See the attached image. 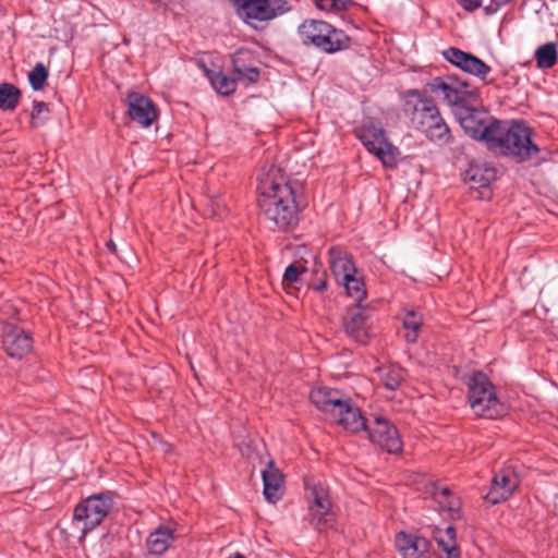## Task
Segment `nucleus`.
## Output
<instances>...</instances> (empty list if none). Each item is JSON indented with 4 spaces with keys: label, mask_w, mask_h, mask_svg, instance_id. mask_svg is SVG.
<instances>
[{
    "label": "nucleus",
    "mask_w": 558,
    "mask_h": 558,
    "mask_svg": "<svg viewBox=\"0 0 558 558\" xmlns=\"http://www.w3.org/2000/svg\"><path fill=\"white\" fill-rule=\"evenodd\" d=\"M106 245H107V248H108L110 252H114V251H116V244H114V242H113V241H111V240H110V241H108Z\"/></svg>",
    "instance_id": "nucleus-42"
},
{
    "label": "nucleus",
    "mask_w": 558,
    "mask_h": 558,
    "mask_svg": "<svg viewBox=\"0 0 558 558\" xmlns=\"http://www.w3.org/2000/svg\"><path fill=\"white\" fill-rule=\"evenodd\" d=\"M174 541V531L168 525H160L146 539V547L151 555L163 554Z\"/></svg>",
    "instance_id": "nucleus-27"
},
{
    "label": "nucleus",
    "mask_w": 558,
    "mask_h": 558,
    "mask_svg": "<svg viewBox=\"0 0 558 558\" xmlns=\"http://www.w3.org/2000/svg\"><path fill=\"white\" fill-rule=\"evenodd\" d=\"M308 287L316 292H324L328 287V276L325 270H315Z\"/></svg>",
    "instance_id": "nucleus-36"
},
{
    "label": "nucleus",
    "mask_w": 558,
    "mask_h": 558,
    "mask_svg": "<svg viewBox=\"0 0 558 558\" xmlns=\"http://www.w3.org/2000/svg\"><path fill=\"white\" fill-rule=\"evenodd\" d=\"M233 72L240 81L256 83L260 76V60L255 51L248 48L238 49L231 57Z\"/></svg>",
    "instance_id": "nucleus-17"
},
{
    "label": "nucleus",
    "mask_w": 558,
    "mask_h": 558,
    "mask_svg": "<svg viewBox=\"0 0 558 558\" xmlns=\"http://www.w3.org/2000/svg\"><path fill=\"white\" fill-rule=\"evenodd\" d=\"M316 8L326 12L347 11L353 7V0H312Z\"/></svg>",
    "instance_id": "nucleus-35"
},
{
    "label": "nucleus",
    "mask_w": 558,
    "mask_h": 558,
    "mask_svg": "<svg viewBox=\"0 0 558 558\" xmlns=\"http://www.w3.org/2000/svg\"><path fill=\"white\" fill-rule=\"evenodd\" d=\"M519 484L520 482L514 470L510 466L502 468L494 475L489 492L484 498L490 505L506 501L511 497Z\"/></svg>",
    "instance_id": "nucleus-16"
},
{
    "label": "nucleus",
    "mask_w": 558,
    "mask_h": 558,
    "mask_svg": "<svg viewBox=\"0 0 558 558\" xmlns=\"http://www.w3.org/2000/svg\"><path fill=\"white\" fill-rule=\"evenodd\" d=\"M405 330L404 339L408 343H415L418 339L422 326L423 315L420 311L414 308L404 307L398 315Z\"/></svg>",
    "instance_id": "nucleus-25"
},
{
    "label": "nucleus",
    "mask_w": 558,
    "mask_h": 558,
    "mask_svg": "<svg viewBox=\"0 0 558 558\" xmlns=\"http://www.w3.org/2000/svg\"><path fill=\"white\" fill-rule=\"evenodd\" d=\"M236 14L256 28L254 22H267L291 10L287 0H229Z\"/></svg>",
    "instance_id": "nucleus-9"
},
{
    "label": "nucleus",
    "mask_w": 558,
    "mask_h": 558,
    "mask_svg": "<svg viewBox=\"0 0 558 558\" xmlns=\"http://www.w3.org/2000/svg\"><path fill=\"white\" fill-rule=\"evenodd\" d=\"M345 333L360 344H366L369 339V315L362 305L349 307L343 318Z\"/></svg>",
    "instance_id": "nucleus-18"
},
{
    "label": "nucleus",
    "mask_w": 558,
    "mask_h": 558,
    "mask_svg": "<svg viewBox=\"0 0 558 558\" xmlns=\"http://www.w3.org/2000/svg\"><path fill=\"white\" fill-rule=\"evenodd\" d=\"M395 546L402 558H433L430 541L418 534L400 531L395 535Z\"/></svg>",
    "instance_id": "nucleus-15"
},
{
    "label": "nucleus",
    "mask_w": 558,
    "mask_h": 558,
    "mask_svg": "<svg viewBox=\"0 0 558 558\" xmlns=\"http://www.w3.org/2000/svg\"><path fill=\"white\" fill-rule=\"evenodd\" d=\"M428 89L435 95H441L442 100L451 107L463 109L472 95L469 84L453 76H437L427 83Z\"/></svg>",
    "instance_id": "nucleus-10"
},
{
    "label": "nucleus",
    "mask_w": 558,
    "mask_h": 558,
    "mask_svg": "<svg viewBox=\"0 0 558 558\" xmlns=\"http://www.w3.org/2000/svg\"><path fill=\"white\" fill-rule=\"evenodd\" d=\"M330 418L352 434L365 432L368 424V420L362 415L359 408L352 404L350 398L344 400L342 407Z\"/></svg>",
    "instance_id": "nucleus-20"
},
{
    "label": "nucleus",
    "mask_w": 558,
    "mask_h": 558,
    "mask_svg": "<svg viewBox=\"0 0 558 558\" xmlns=\"http://www.w3.org/2000/svg\"><path fill=\"white\" fill-rule=\"evenodd\" d=\"M512 1L513 0H489L488 4L483 5V13L486 16L495 15L501 8Z\"/></svg>",
    "instance_id": "nucleus-37"
},
{
    "label": "nucleus",
    "mask_w": 558,
    "mask_h": 558,
    "mask_svg": "<svg viewBox=\"0 0 558 558\" xmlns=\"http://www.w3.org/2000/svg\"><path fill=\"white\" fill-rule=\"evenodd\" d=\"M345 399L340 390L327 387H316L310 392L311 402L329 417L335 415Z\"/></svg>",
    "instance_id": "nucleus-21"
},
{
    "label": "nucleus",
    "mask_w": 558,
    "mask_h": 558,
    "mask_svg": "<svg viewBox=\"0 0 558 558\" xmlns=\"http://www.w3.org/2000/svg\"><path fill=\"white\" fill-rule=\"evenodd\" d=\"M433 537L438 547L446 554L444 558H461L460 549L457 545L456 529L452 525H448L444 530L436 527L433 531Z\"/></svg>",
    "instance_id": "nucleus-28"
},
{
    "label": "nucleus",
    "mask_w": 558,
    "mask_h": 558,
    "mask_svg": "<svg viewBox=\"0 0 558 558\" xmlns=\"http://www.w3.org/2000/svg\"><path fill=\"white\" fill-rule=\"evenodd\" d=\"M308 512L310 523L317 530L324 531L335 522L328 490L323 485H314L310 489Z\"/></svg>",
    "instance_id": "nucleus-12"
},
{
    "label": "nucleus",
    "mask_w": 558,
    "mask_h": 558,
    "mask_svg": "<svg viewBox=\"0 0 558 558\" xmlns=\"http://www.w3.org/2000/svg\"><path fill=\"white\" fill-rule=\"evenodd\" d=\"M262 477L265 499L272 504L280 500L284 492V481L282 473L272 461L262 472Z\"/></svg>",
    "instance_id": "nucleus-22"
},
{
    "label": "nucleus",
    "mask_w": 558,
    "mask_h": 558,
    "mask_svg": "<svg viewBox=\"0 0 558 558\" xmlns=\"http://www.w3.org/2000/svg\"><path fill=\"white\" fill-rule=\"evenodd\" d=\"M404 379L403 369L390 366L381 371V383L388 390L396 391Z\"/></svg>",
    "instance_id": "nucleus-33"
},
{
    "label": "nucleus",
    "mask_w": 558,
    "mask_h": 558,
    "mask_svg": "<svg viewBox=\"0 0 558 558\" xmlns=\"http://www.w3.org/2000/svg\"><path fill=\"white\" fill-rule=\"evenodd\" d=\"M128 107L131 120L144 128L150 126L158 117L153 100L138 93H130L128 95Z\"/></svg>",
    "instance_id": "nucleus-19"
},
{
    "label": "nucleus",
    "mask_w": 558,
    "mask_h": 558,
    "mask_svg": "<svg viewBox=\"0 0 558 558\" xmlns=\"http://www.w3.org/2000/svg\"><path fill=\"white\" fill-rule=\"evenodd\" d=\"M553 511L556 515H558V487H557V490L555 492L554 494V497H553Z\"/></svg>",
    "instance_id": "nucleus-41"
},
{
    "label": "nucleus",
    "mask_w": 558,
    "mask_h": 558,
    "mask_svg": "<svg viewBox=\"0 0 558 558\" xmlns=\"http://www.w3.org/2000/svg\"><path fill=\"white\" fill-rule=\"evenodd\" d=\"M329 264L331 272L339 283L356 274L353 260L338 248L329 250Z\"/></svg>",
    "instance_id": "nucleus-24"
},
{
    "label": "nucleus",
    "mask_w": 558,
    "mask_h": 558,
    "mask_svg": "<svg viewBox=\"0 0 558 558\" xmlns=\"http://www.w3.org/2000/svg\"><path fill=\"white\" fill-rule=\"evenodd\" d=\"M302 44L316 50L335 54L351 47V37L341 28L322 20L308 19L298 27Z\"/></svg>",
    "instance_id": "nucleus-4"
},
{
    "label": "nucleus",
    "mask_w": 558,
    "mask_h": 558,
    "mask_svg": "<svg viewBox=\"0 0 558 558\" xmlns=\"http://www.w3.org/2000/svg\"><path fill=\"white\" fill-rule=\"evenodd\" d=\"M300 274H301L300 269L294 264H290L283 272V277H282L283 284L296 283L300 278Z\"/></svg>",
    "instance_id": "nucleus-38"
},
{
    "label": "nucleus",
    "mask_w": 558,
    "mask_h": 558,
    "mask_svg": "<svg viewBox=\"0 0 558 558\" xmlns=\"http://www.w3.org/2000/svg\"><path fill=\"white\" fill-rule=\"evenodd\" d=\"M49 72L43 62H38L28 73V82L34 90H41L47 82Z\"/></svg>",
    "instance_id": "nucleus-34"
},
{
    "label": "nucleus",
    "mask_w": 558,
    "mask_h": 558,
    "mask_svg": "<svg viewBox=\"0 0 558 558\" xmlns=\"http://www.w3.org/2000/svg\"><path fill=\"white\" fill-rule=\"evenodd\" d=\"M368 439L390 454L400 453L403 441L397 427L386 417L375 416L365 428Z\"/></svg>",
    "instance_id": "nucleus-11"
},
{
    "label": "nucleus",
    "mask_w": 558,
    "mask_h": 558,
    "mask_svg": "<svg viewBox=\"0 0 558 558\" xmlns=\"http://www.w3.org/2000/svg\"><path fill=\"white\" fill-rule=\"evenodd\" d=\"M535 60L541 69H550L557 62V47L554 43H547L535 51Z\"/></svg>",
    "instance_id": "nucleus-31"
},
{
    "label": "nucleus",
    "mask_w": 558,
    "mask_h": 558,
    "mask_svg": "<svg viewBox=\"0 0 558 558\" xmlns=\"http://www.w3.org/2000/svg\"><path fill=\"white\" fill-rule=\"evenodd\" d=\"M401 117L409 129L425 136L438 146L452 142L449 125L435 101L418 89H408L401 94Z\"/></svg>",
    "instance_id": "nucleus-2"
},
{
    "label": "nucleus",
    "mask_w": 558,
    "mask_h": 558,
    "mask_svg": "<svg viewBox=\"0 0 558 558\" xmlns=\"http://www.w3.org/2000/svg\"><path fill=\"white\" fill-rule=\"evenodd\" d=\"M457 3L465 11L473 12L482 7L483 0H456Z\"/></svg>",
    "instance_id": "nucleus-40"
},
{
    "label": "nucleus",
    "mask_w": 558,
    "mask_h": 558,
    "mask_svg": "<svg viewBox=\"0 0 558 558\" xmlns=\"http://www.w3.org/2000/svg\"><path fill=\"white\" fill-rule=\"evenodd\" d=\"M432 495L440 509L446 511L451 520H459L462 517L461 500L450 488L435 485Z\"/></svg>",
    "instance_id": "nucleus-23"
},
{
    "label": "nucleus",
    "mask_w": 558,
    "mask_h": 558,
    "mask_svg": "<svg viewBox=\"0 0 558 558\" xmlns=\"http://www.w3.org/2000/svg\"><path fill=\"white\" fill-rule=\"evenodd\" d=\"M21 92L11 83L0 84V110L13 111L20 102Z\"/></svg>",
    "instance_id": "nucleus-30"
},
{
    "label": "nucleus",
    "mask_w": 558,
    "mask_h": 558,
    "mask_svg": "<svg viewBox=\"0 0 558 558\" xmlns=\"http://www.w3.org/2000/svg\"><path fill=\"white\" fill-rule=\"evenodd\" d=\"M496 169L488 163H470L465 171V181L474 189L488 187L496 179Z\"/></svg>",
    "instance_id": "nucleus-26"
},
{
    "label": "nucleus",
    "mask_w": 558,
    "mask_h": 558,
    "mask_svg": "<svg viewBox=\"0 0 558 558\" xmlns=\"http://www.w3.org/2000/svg\"><path fill=\"white\" fill-rule=\"evenodd\" d=\"M459 122L469 137L483 142L488 149L501 120L487 110L465 106L459 114Z\"/></svg>",
    "instance_id": "nucleus-7"
},
{
    "label": "nucleus",
    "mask_w": 558,
    "mask_h": 558,
    "mask_svg": "<svg viewBox=\"0 0 558 558\" xmlns=\"http://www.w3.org/2000/svg\"><path fill=\"white\" fill-rule=\"evenodd\" d=\"M355 136L361 141L366 150L375 155L385 167H393L397 163L396 148L387 140L381 123L374 118H365L361 125L354 130Z\"/></svg>",
    "instance_id": "nucleus-6"
},
{
    "label": "nucleus",
    "mask_w": 558,
    "mask_h": 558,
    "mask_svg": "<svg viewBox=\"0 0 558 558\" xmlns=\"http://www.w3.org/2000/svg\"><path fill=\"white\" fill-rule=\"evenodd\" d=\"M2 343L7 354L12 359L22 360L33 349V338L23 328L4 323L2 326Z\"/></svg>",
    "instance_id": "nucleus-14"
},
{
    "label": "nucleus",
    "mask_w": 558,
    "mask_h": 558,
    "mask_svg": "<svg viewBox=\"0 0 558 558\" xmlns=\"http://www.w3.org/2000/svg\"><path fill=\"white\" fill-rule=\"evenodd\" d=\"M465 384L468 400L474 414L489 420L505 414V404L497 397L496 388L486 374L474 372Z\"/></svg>",
    "instance_id": "nucleus-5"
},
{
    "label": "nucleus",
    "mask_w": 558,
    "mask_h": 558,
    "mask_svg": "<svg viewBox=\"0 0 558 558\" xmlns=\"http://www.w3.org/2000/svg\"><path fill=\"white\" fill-rule=\"evenodd\" d=\"M112 506L113 501L109 494L92 495L74 508L73 523L77 525L84 536L101 524Z\"/></svg>",
    "instance_id": "nucleus-8"
},
{
    "label": "nucleus",
    "mask_w": 558,
    "mask_h": 558,
    "mask_svg": "<svg viewBox=\"0 0 558 558\" xmlns=\"http://www.w3.org/2000/svg\"><path fill=\"white\" fill-rule=\"evenodd\" d=\"M341 283L344 286L348 295L356 301L355 305H362V301H364L367 295L364 281L361 278H356L355 275H352L351 278L345 279Z\"/></svg>",
    "instance_id": "nucleus-32"
},
{
    "label": "nucleus",
    "mask_w": 558,
    "mask_h": 558,
    "mask_svg": "<svg viewBox=\"0 0 558 558\" xmlns=\"http://www.w3.org/2000/svg\"><path fill=\"white\" fill-rule=\"evenodd\" d=\"M532 137L533 131L525 122L501 121L488 150L523 163L539 153Z\"/></svg>",
    "instance_id": "nucleus-3"
},
{
    "label": "nucleus",
    "mask_w": 558,
    "mask_h": 558,
    "mask_svg": "<svg viewBox=\"0 0 558 558\" xmlns=\"http://www.w3.org/2000/svg\"><path fill=\"white\" fill-rule=\"evenodd\" d=\"M213 88L221 96H230L236 89V80L228 76L222 71H206Z\"/></svg>",
    "instance_id": "nucleus-29"
},
{
    "label": "nucleus",
    "mask_w": 558,
    "mask_h": 558,
    "mask_svg": "<svg viewBox=\"0 0 558 558\" xmlns=\"http://www.w3.org/2000/svg\"><path fill=\"white\" fill-rule=\"evenodd\" d=\"M442 57L452 65L477 77L484 84H490L493 82L487 78L488 74L492 72V68L473 53L450 47L442 52Z\"/></svg>",
    "instance_id": "nucleus-13"
},
{
    "label": "nucleus",
    "mask_w": 558,
    "mask_h": 558,
    "mask_svg": "<svg viewBox=\"0 0 558 558\" xmlns=\"http://www.w3.org/2000/svg\"><path fill=\"white\" fill-rule=\"evenodd\" d=\"M258 205L266 218L282 231L299 222L296 192L284 171L276 166L264 168L257 178Z\"/></svg>",
    "instance_id": "nucleus-1"
},
{
    "label": "nucleus",
    "mask_w": 558,
    "mask_h": 558,
    "mask_svg": "<svg viewBox=\"0 0 558 558\" xmlns=\"http://www.w3.org/2000/svg\"><path fill=\"white\" fill-rule=\"evenodd\" d=\"M49 111V108H48V105L44 101H38V100H34L33 102V110H32V123L34 126H37V120L40 119V116L44 113V112H48Z\"/></svg>",
    "instance_id": "nucleus-39"
}]
</instances>
